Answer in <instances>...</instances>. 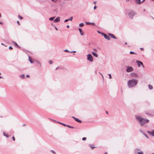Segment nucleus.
I'll list each match as a JSON object with an SVG mask.
<instances>
[{
  "mask_svg": "<svg viewBox=\"0 0 154 154\" xmlns=\"http://www.w3.org/2000/svg\"><path fill=\"white\" fill-rule=\"evenodd\" d=\"M49 63L50 64H52L53 63V62L52 60H49Z\"/></svg>",
  "mask_w": 154,
  "mask_h": 154,
  "instance_id": "nucleus-29",
  "label": "nucleus"
},
{
  "mask_svg": "<svg viewBox=\"0 0 154 154\" xmlns=\"http://www.w3.org/2000/svg\"><path fill=\"white\" fill-rule=\"evenodd\" d=\"M138 83V81L136 79H133L129 80L127 82V85L129 88H132L136 85Z\"/></svg>",
  "mask_w": 154,
  "mask_h": 154,
  "instance_id": "nucleus-1",
  "label": "nucleus"
},
{
  "mask_svg": "<svg viewBox=\"0 0 154 154\" xmlns=\"http://www.w3.org/2000/svg\"><path fill=\"white\" fill-rule=\"evenodd\" d=\"M92 54L95 57H98V54L96 53H95L94 52H92Z\"/></svg>",
  "mask_w": 154,
  "mask_h": 154,
  "instance_id": "nucleus-18",
  "label": "nucleus"
},
{
  "mask_svg": "<svg viewBox=\"0 0 154 154\" xmlns=\"http://www.w3.org/2000/svg\"><path fill=\"white\" fill-rule=\"evenodd\" d=\"M57 122L59 123H60V124H61V123H62L60 122Z\"/></svg>",
  "mask_w": 154,
  "mask_h": 154,
  "instance_id": "nucleus-53",
  "label": "nucleus"
},
{
  "mask_svg": "<svg viewBox=\"0 0 154 154\" xmlns=\"http://www.w3.org/2000/svg\"><path fill=\"white\" fill-rule=\"evenodd\" d=\"M107 154V153H106H106H105L104 154Z\"/></svg>",
  "mask_w": 154,
  "mask_h": 154,
  "instance_id": "nucleus-64",
  "label": "nucleus"
},
{
  "mask_svg": "<svg viewBox=\"0 0 154 154\" xmlns=\"http://www.w3.org/2000/svg\"><path fill=\"white\" fill-rule=\"evenodd\" d=\"M69 20L68 19H66L64 20V22H66L68 21Z\"/></svg>",
  "mask_w": 154,
  "mask_h": 154,
  "instance_id": "nucleus-38",
  "label": "nucleus"
},
{
  "mask_svg": "<svg viewBox=\"0 0 154 154\" xmlns=\"http://www.w3.org/2000/svg\"><path fill=\"white\" fill-rule=\"evenodd\" d=\"M79 31L80 34L82 35H84V33L82 32V29L80 28H79Z\"/></svg>",
  "mask_w": 154,
  "mask_h": 154,
  "instance_id": "nucleus-17",
  "label": "nucleus"
},
{
  "mask_svg": "<svg viewBox=\"0 0 154 154\" xmlns=\"http://www.w3.org/2000/svg\"><path fill=\"white\" fill-rule=\"evenodd\" d=\"M93 50L95 52H97V50L96 49H94Z\"/></svg>",
  "mask_w": 154,
  "mask_h": 154,
  "instance_id": "nucleus-40",
  "label": "nucleus"
},
{
  "mask_svg": "<svg viewBox=\"0 0 154 154\" xmlns=\"http://www.w3.org/2000/svg\"><path fill=\"white\" fill-rule=\"evenodd\" d=\"M143 134L144 135V136H145L147 138H148V136L146 134Z\"/></svg>",
  "mask_w": 154,
  "mask_h": 154,
  "instance_id": "nucleus-37",
  "label": "nucleus"
},
{
  "mask_svg": "<svg viewBox=\"0 0 154 154\" xmlns=\"http://www.w3.org/2000/svg\"><path fill=\"white\" fill-rule=\"evenodd\" d=\"M2 77L1 76H0V79H2Z\"/></svg>",
  "mask_w": 154,
  "mask_h": 154,
  "instance_id": "nucleus-58",
  "label": "nucleus"
},
{
  "mask_svg": "<svg viewBox=\"0 0 154 154\" xmlns=\"http://www.w3.org/2000/svg\"><path fill=\"white\" fill-rule=\"evenodd\" d=\"M2 17V15H1V13H0V17Z\"/></svg>",
  "mask_w": 154,
  "mask_h": 154,
  "instance_id": "nucleus-59",
  "label": "nucleus"
},
{
  "mask_svg": "<svg viewBox=\"0 0 154 154\" xmlns=\"http://www.w3.org/2000/svg\"><path fill=\"white\" fill-rule=\"evenodd\" d=\"M148 87H149V88L151 90V89H152V88H152V86L151 85H148Z\"/></svg>",
  "mask_w": 154,
  "mask_h": 154,
  "instance_id": "nucleus-21",
  "label": "nucleus"
},
{
  "mask_svg": "<svg viewBox=\"0 0 154 154\" xmlns=\"http://www.w3.org/2000/svg\"><path fill=\"white\" fill-rule=\"evenodd\" d=\"M17 23L18 24V25H20V23H19V21H17Z\"/></svg>",
  "mask_w": 154,
  "mask_h": 154,
  "instance_id": "nucleus-44",
  "label": "nucleus"
},
{
  "mask_svg": "<svg viewBox=\"0 0 154 154\" xmlns=\"http://www.w3.org/2000/svg\"><path fill=\"white\" fill-rule=\"evenodd\" d=\"M136 118L142 125L148 123L149 122V120L144 119L140 116H136Z\"/></svg>",
  "mask_w": 154,
  "mask_h": 154,
  "instance_id": "nucleus-2",
  "label": "nucleus"
},
{
  "mask_svg": "<svg viewBox=\"0 0 154 154\" xmlns=\"http://www.w3.org/2000/svg\"><path fill=\"white\" fill-rule=\"evenodd\" d=\"M57 122L59 123H60V124H61V123H62L60 122Z\"/></svg>",
  "mask_w": 154,
  "mask_h": 154,
  "instance_id": "nucleus-51",
  "label": "nucleus"
},
{
  "mask_svg": "<svg viewBox=\"0 0 154 154\" xmlns=\"http://www.w3.org/2000/svg\"><path fill=\"white\" fill-rule=\"evenodd\" d=\"M59 68L58 67H57V68H56V70L57 69H59Z\"/></svg>",
  "mask_w": 154,
  "mask_h": 154,
  "instance_id": "nucleus-55",
  "label": "nucleus"
},
{
  "mask_svg": "<svg viewBox=\"0 0 154 154\" xmlns=\"http://www.w3.org/2000/svg\"><path fill=\"white\" fill-rule=\"evenodd\" d=\"M51 152L53 153L54 154H55V152L53 150H51Z\"/></svg>",
  "mask_w": 154,
  "mask_h": 154,
  "instance_id": "nucleus-39",
  "label": "nucleus"
},
{
  "mask_svg": "<svg viewBox=\"0 0 154 154\" xmlns=\"http://www.w3.org/2000/svg\"><path fill=\"white\" fill-rule=\"evenodd\" d=\"M147 133L149 134L152 135V136L154 137V130H152L151 131H147Z\"/></svg>",
  "mask_w": 154,
  "mask_h": 154,
  "instance_id": "nucleus-8",
  "label": "nucleus"
},
{
  "mask_svg": "<svg viewBox=\"0 0 154 154\" xmlns=\"http://www.w3.org/2000/svg\"><path fill=\"white\" fill-rule=\"evenodd\" d=\"M125 45H127V43L126 42H125Z\"/></svg>",
  "mask_w": 154,
  "mask_h": 154,
  "instance_id": "nucleus-63",
  "label": "nucleus"
},
{
  "mask_svg": "<svg viewBox=\"0 0 154 154\" xmlns=\"http://www.w3.org/2000/svg\"><path fill=\"white\" fill-rule=\"evenodd\" d=\"M136 62L137 63V64L138 66L139 67H140V65H141L143 67L144 65L143 64V63L142 62L139 60H136Z\"/></svg>",
  "mask_w": 154,
  "mask_h": 154,
  "instance_id": "nucleus-7",
  "label": "nucleus"
},
{
  "mask_svg": "<svg viewBox=\"0 0 154 154\" xmlns=\"http://www.w3.org/2000/svg\"><path fill=\"white\" fill-rule=\"evenodd\" d=\"M73 119H74V120L80 123L82 121L81 120L79 119H78L75 117H72Z\"/></svg>",
  "mask_w": 154,
  "mask_h": 154,
  "instance_id": "nucleus-13",
  "label": "nucleus"
},
{
  "mask_svg": "<svg viewBox=\"0 0 154 154\" xmlns=\"http://www.w3.org/2000/svg\"><path fill=\"white\" fill-rule=\"evenodd\" d=\"M87 60L90 62H92L93 61V58L92 55L90 54H88L87 55Z\"/></svg>",
  "mask_w": 154,
  "mask_h": 154,
  "instance_id": "nucleus-5",
  "label": "nucleus"
},
{
  "mask_svg": "<svg viewBox=\"0 0 154 154\" xmlns=\"http://www.w3.org/2000/svg\"><path fill=\"white\" fill-rule=\"evenodd\" d=\"M12 139L13 140H14V141L15 140V137L14 136L13 137H12Z\"/></svg>",
  "mask_w": 154,
  "mask_h": 154,
  "instance_id": "nucleus-41",
  "label": "nucleus"
},
{
  "mask_svg": "<svg viewBox=\"0 0 154 154\" xmlns=\"http://www.w3.org/2000/svg\"><path fill=\"white\" fill-rule=\"evenodd\" d=\"M3 135L4 136H6V137H8V134H6L4 132H3Z\"/></svg>",
  "mask_w": 154,
  "mask_h": 154,
  "instance_id": "nucleus-22",
  "label": "nucleus"
},
{
  "mask_svg": "<svg viewBox=\"0 0 154 154\" xmlns=\"http://www.w3.org/2000/svg\"><path fill=\"white\" fill-rule=\"evenodd\" d=\"M70 52L71 53H75L76 52V51H72L71 52Z\"/></svg>",
  "mask_w": 154,
  "mask_h": 154,
  "instance_id": "nucleus-45",
  "label": "nucleus"
},
{
  "mask_svg": "<svg viewBox=\"0 0 154 154\" xmlns=\"http://www.w3.org/2000/svg\"><path fill=\"white\" fill-rule=\"evenodd\" d=\"M18 18L20 19V20H22L23 19V17L19 15H18Z\"/></svg>",
  "mask_w": 154,
  "mask_h": 154,
  "instance_id": "nucleus-26",
  "label": "nucleus"
},
{
  "mask_svg": "<svg viewBox=\"0 0 154 154\" xmlns=\"http://www.w3.org/2000/svg\"><path fill=\"white\" fill-rule=\"evenodd\" d=\"M108 75H109V78L110 79H112V77H111V75L110 74H108Z\"/></svg>",
  "mask_w": 154,
  "mask_h": 154,
  "instance_id": "nucleus-32",
  "label": "nucleus"
},
{
  "mask_svg": "<svg viewBox=\"0 0 154 154\" xmlns=\"http://www.w3.org/2000/svg\"><path fill=\"white\" fill-rule=\"evenodd\" d=\"M38 63L39 64H41V63H40L39 62H38Z\"/></svg>",
  "mask_w": 154,
  "mask_h": 154,
  "instance_id": "nucleus-60",
  "label": "nucleus"
},
{
  "mask_svg": "<svg viewBox=\"0 0 154 154\" xmlns=\"http://www.w3.org/2000/svg\"><path fill=\"white\" fill-rule=\"evenodd\" d=\"M54 18H55L54 17H51L49 18V20H50L51 21H52L54 20Z\"/></svg>",
  "mask_w": 154,
  "mask_h": 154,
  "instance_id": "nucleus-23",
  "label": "nucleus"
},
{
  "mask_svg": "<svg viewBox=\"0 0 154 154\" xmlns=\"http://www.w3.org/2000/svg\"><path fill=\"white\" fill-rule=\"evenodd\" d=\"M108 35L109 36L113 38L114 39H116L117 38L112 34L109 33L108 34Z\"/></svg>",
  "mask_w": 154,
  "mask_h": 154,
  "instance_id": "nucleus-11",
  "label": "nucleus"
},
{
  "mask_svg": "<svg viewBox=\"0 0 154 154\" xmlns=\"http://www.w3.org/2000/svg\"><path fill=\"white\" fill-rule=\"evenodd\" d=\"M97 32H98V33H99V34H101V33H102L101 32H100V31H97Z\"/></svg>",
  "mask_w": 154,
  "mask_h": 154,
  "instance_id": "nucleus-42",
  "label": "nucleus"
},
{
  "mask_svg": "<svg viewBox=\"0 0 154 154\" xmlns=\"http://www.w3.org/2000/svg\"><path fill=\"white\" fill-rule=\"evenodd\" d=\"M85 23L87 25H90V24H92L93 25H95V23H90L89 22H86Z\"/></svg>",
  "mask_w": 154,
  "mask_h": 154,
  "instance_id": "nucleus-15",
  "label": "nucleus"
},
{
  "mask_svg": "<svg viewBox=\"0 0 154 154\" xmlns=\"http://www.w3.org/2000/svg\"><path fill=\"white\" fill-rule=\"evenodd\" d=\"M60 17H58L54 20V21L55 23H57L60 21Z\"/></svg>",
  "mask_w": 154,
  "mask_h": 154,
  "instance_id": "nucleus-12",
  "label": "nucleus"
},
{
  "mask_svg": "<svg viewBox=\"0 0 154 154\" xmlns=\"http://www.w3.org/2000/svg\"><path fill=\"white\" fill-rule=\"evenodd\" d=\"M145 0H143L142 2L140 1V0H135V3L137 4H140L144 2Z\"/></svg>",
  "mask_w": 154,
  "mask_h": 154,
  "instance_id": "nucleus-9",
  "label": "nucleus"
},
{
  "mask_svg": "<svg viewBox=\"0 0 154 154\" xmlns=\"http://www.w3.org/2000/svg\"><path fill=\"white\" fill-rule=\"evenodd\" d=\"M26 76L27 77H29V75H26Z\"/></svg>",
  "mask_w": 154,
  "mask_h": 154,
  "instance_id": "nucleus-56",
  "label": "nucleus"
},
{
  "mask_svg": "<svg viewBox=\"0 0 154 154\" xmlns=\"http://www.w3.org/2000/svg\"><path fill=\"white\" fill-rule=\"evenodd\" d=\"M140 132H141V133H143V131H142V130H141V129H140Z\"/></svg>",
  "mask_w": 154,
  "mask_h": 154,
  "instance_id": "nucleus-46",
  "label": "nucleus"
},
{
  "mask_svg": "<svg viewBox=\"0 0 154 154\" xmlns=\"http://www.w3.org/2000/svg\"><path fill=\"white\" fill-rule=\"evenodd\" d=\"M25 75L23 74L21 75L20 76V78L22 79H23L24 78Z\"/></svg>",
  "mask_w": 154,
  "mask_h": 154,
  "instance_id": "nucleus-25",
  "label": "nucleus"
},
{
  "mask_svg": "<svg viewBox=\"0 0 154 154\" xmlns=\"http://www.w3.org/2000/svg\"><path fill=\"white\" fill-rule=\"evenodd\" d=\"M106 114H108V112L107 111H106Z\"/></svg>",
  "mask_w": 154,
  "mask_h": 154,
  "instance_id": "nucleus-61",
  "label": "nucleus"
},
{
  "mask_svg": "<svg viewBox=\"0 0 154 154\" xmlns=\"http://www.w3.org/2000/svg\"><path fill=\"white\" fill-rule=\"evenodd\" d=\"M130 53L131 54H135L134 52L131 51H130Z\"/></svg>",
  "mask_w": 154,
  "mask_h": 154,
  "instance_id": "nucleus-30",
  "label": "nucleus"
},
{
  "mask_svg": "<svg viewBox=\"0 0 154 154\" xmlns=\"http://www.w3.org/2000/svg\"><path fill=\"white\" fill-rule=\"evenodd\" d=\"M64 51L66 52H70L69 51H68V50L67 49H66L65 50H64Z\"/></svg>",
  "mask_w": 154,
  "mask_h": 154,
  "instance_id": "nucleus-35",
  "label": "nucleus"
},
{
  "mask_svg": "<svg viewBox=\"0 0 154 154\" xmlns=\"http://www.w3.org/2000/svg\"><path fill=\"white\" fill-rule=\"evenodd\" d=\"M57 122L59 123H60V124H61V123H62L60 122Z\"/></svg>",
  "mask_w": 154,
  "mask_h": 154,
  "instance_id": "nucleus-52",
  "label": "nucleus"
},
{
  "mask_svg": "<svg viewBox=\"0 0 154 154\" xmlns=\"http://www.w3.org/2000/svg\"><path fill=\"white\" fill-rule=\"evenodd\" d=\"M135 14V13L134 11H131L129 13V17L131 19H132Z\"/></svg>",
  "mask_w": 154,
  "mask_h": 154,
  "instance_id": "nucleus-4",
  "label": "nucleus"
},
{
  "mask_svg": "<svg viewBox=\"0 0 154 154\" xmlns=\"http://www.w3.org/2000/svg\"><path fill=\"white\" fill-rule=\"evenodd\" d=\"M104 37L106 39H107L108 40H109L110 39V38L109 37V36L108 35H107L106 34L105 35Z\"/></svg>",
  "mask_w": 154,
  "mask_h": 154,
  "instance_id": "nucleus-16",
  "label": "nucleus"
},
{
  "mask_svg": "<svg viewBox=\"0 0 154 154\" xmlns=\"http://www.w3.org/2000/svg\"><path fill=\"white\" fill-rule=\"evenodd\" d=\"M0 24H3V23H2V22H0Z\"/></svg>",
  "mask_w": 154,
  "mask_h": 154,
  "instance_id": "nucleus-57",
  "label": "nucleus"
},
{
  "mask_svg": "<svg viewBox=\"0 0 154 154\" xmlns=\"http://www.w3.org/2000/svg\"><path fill=\"white\" fill-rule=\"evenodd\" d=\"M125 1L126 2H128L129 1V0H125Z\"/></svg>",
  "mask_w": 154,
  "mask_h": 154,
  "instance_id": "nucleus-50",
  "label": "nucleus"
},
{
  "mask_svg": "<svg viewBox=\"0 0 154 154\" xmlns=\"http://www.w3.org/2000/svg\"><path fill=\"white\" fill-rule=\"evenodd\" d=\"M57 0H51L53 2H56Z\"/></svg>",
  "mask_w": 154,
  "mask_h": 154,
  "instance_id": "nucleus-36",
  "label": "nucleus"
},
{
  "mask_svg": "<svg viewBox=\"0 0 154 154\" xmlns=\"http://www.w3.org/2000/svg\"><path fill=\"white\" fill-rule=\"evenodd\" d=\"M140 49H141V50H143V48H140Z\"/></svg>",
  "mask_w": 154,
  "mask_h": 154,
  "instance_id": "nucleus-49",
  "label": "nucleus"
},
{
  "mask_svg": "<svg viewBox=\"0 0 154 154\" xmlns=\"http://www.w3.org/2000/svg\"><path fill=\"white\" fill-rule=\"evenodd\" d=\"M133 68L131 66H128L126 69V71L127 72H130L133 71Z\"/></svg>",
  "mask_w": 154,
  "mask_h": 154,
  "instance_id": "nucleus-6",
  "label": "nucleus"
},
{
  "mask_svg": "<svg viewBox=\"0 0 154 154\" xmlns=\"http://www.w3.org/2000/svg\"><path fill=\"white\" fill-rule=\"evenodd\" d=\"M29 60L31 63H33L34 62L32 60L30 57H29Z\"/></svg>",
  "mask_w": 154,
  "mask_h": 154,
  "instance_id": "nucleus-19",
  "label": "nucleus"
},
{
  "mask_svg": "<svg viewBox=\"0 0 154 154\" xmlns=\"http://www.w3.org/2000/svg\"><path fill=\"white\" fill-rule=\"evenodd\" d=\"M86 139V138L85 137H84L82 138V140H85Z\"/></svg>",
  "mask_w": 154,
  "mask_h": 154,
  "instance_id": "nucleus-31",
  "label": "nucleus"
},
{
  "mask_svg": "<svg viewBox=\"0 0 154 154\" xmlns=\"http://www.w3.org/2000/svg\"><path fill=\"white\" fill-rule=\"evenodd\" d=\"M66 27L67 28H69V26L68 25L66 26Z\"/></svg>",
  "mask_w": 154,
  "mask_h": 154,
  "instance_id": "nucleus-47",
  "label": "nucleus"
},
{
  "mask_svg": "<svg viewBox=\"0 0 154 154\" xmlns=\"http://www.w3.org/2000/svg\"><path fill=\"white\" fill-rule=\"evenodd\" d=\"M131 76L137 78L138 77V75L135 73H132L131 74Z\"/></svg>",
  "mask_w": 154,
  "mask_h": 154,
  "instance_id": "nucleus-10",
  "label": "nucleus"
},
{
  "mask_svg": "<svg viewBox=\"0 0 154 154\" xmlns=\"http://www.w3.org/2000/svg\"><path fill=\"white\" fill-rule=\"evenodd\" d=\"M101 34L104 37V36L105 35H106V34H105L104 33H103V32H102L101 33Z\"/></svg>",
  "mask_w": 154,
  "mask_h": 154,
  "instance_id": "nucleus-33",
  "label": "nucleus"
},
{
  "mask_svg": "<svg viewBox=\"0 0 154 154\" xmlns=\"http://www.w3.org/2000/svg\"><path fill=\"white\" fill-rule=\"evenodd\" d=\"M134 154H143V153L140 149H136L134 150Z\"/></svg>",
  "mask_w": 154,
  "mask_h": 154,
  "instance_id": "nucleus-3",
  "label": "nucleus"
},
{
  "mask_svg": "<svg viewBox=\"0 0 154 154\" xmlns=\"http://www.w3.org/2000/svg\"><path fill=\"white\" fill-rule=\"evenodd\" d=\"M84 23H81L79 24V26L80 27H82L84 26Z\"/></svg>",
  "mask_w": 154,
  "mask_h": 154,
  "instance_id": "nucleus-24",
  "label": "nucleus"
},
{
  "mask_svg": "<svg viewBox=\"0 0 154 154\" xmlns=\"http://www.w3.org/2000/svg\"><path fill=\"white\" fill-rule=\"evenodd\" d=\"M67 126V127L69 128H74V127H72V126H71L69 125H67V126Z\"/></svg>",
  "mask_w": 154,
  "mask_h": 154,
  "instance_id": "nucleus-27",
  "label": "nucleus"
},
{
  "mask_svg": "<svg viewBox=\"0 0 154 154\" xmlns=\"http://www.w3.org/2000/svg\"><path fill=\"white\" fill-rule=\"evenodd\" d=\"M72 19H73V17H71L69 18V19L68 20H69L71 21L72 20Z\"/></svg>",
  "mask_w": 154,
  "mask_h": 154,
  "instance_id": "nucleus-28",
  "label": "nucleus"
},
{
  "mask_svg": "<svg viewBox=\"0 0 154 154\" xmlns=\"http://www.w3.org/2000/svg\"><path fill=\"white\" fill-rule=\"evenodd\" d=\"M9 49H13V48L11 46H10L9 47Z\"/></svg>",
  "mask_w": 154,
  "mask_h": 154,
  "instance_id": "nucleus-43",
  "label": "nucleus"
},
{
  "mask_svg": "<svg viewBox=\"0 0 154 154\" xmlns=\"http://www.w3.org/2000/svg\"><path fill=\"white\" fill-rule=\"evenodd\" d=\"M145 11V9H144L143 10V11Z\"/></svg>",
  "mask_w": 154,
  "mask_h": 154,
  "instance_id": "nucleus-62",
  "label": "nucleus"
},
{
  "mask_svg": "<svg viewBox=\"0 0 154 154\" xmlns=\"http://www.w3.org/2000/svg\"><path fill=\"white\" fill-rule=\"evenodd\" d=\"M12 43L14 45H15L17 47H18V48H20V47L19 46H18V45L17 44L16 42L13 41L12 42Z\"/></svg>",
  "mask_w": 154,
  "mask_h": 154,
  "instance_id": "nucleus-14",
  "label": "nucleus"
},
{
  "mask_svg": "<svg viewBox=\"0 0 154 154\" xmlns=\"http://www.w3.org/2000/svg\"><path fill=\"white\" fill-rule=\"evenodd\" d=\"M61 125H62L65 126H67V125H66L64 123H61Z\"/></svg>",
  "mask_w": 154,
  "mask_h": 154,
  "instance_id": "nucleus-34",
  "label": "nucleus"
},
{
  "mask_svg": "<svg viewBox=\"0 0 154 154\" xmlns=\"http://www.w3.org/2000/svg\"><path fill=\"white\" fill-rule=\"evenodd\" d=\"M55 29H56V30H58V29H57V28L56 27H55Z\"/></svg>",
  "mask_w": 154,
  "mask_h": 154,
  "instance_id": "nucleus-54",
  "label": "nucleus"
},
{
  "mask_svg": "<svg viewBox=\"0 0 154 154\" xmlns=\"http://www.w3.org/2000/svg\"><path fill=\"white\" fill-rule=\"evenodd\" d=\"M89 146L92 149H93L94 148H96V147L93 146H92V144H90L89 145Z\"/></svg>",
  "mask_w": 154,
  "mask_h": 154,
  "instance_id": "nucleus-20",
  "label": "nucleus"
},
{
  "mask_svg": "<svg viewBox=\"0 0 154 154\" xmlns=\"http://www.w3.org/2000/svg\"><path fill=\"white\" fill-rule=\"evenodd\" d=\"M96 6H95L94 7V10L96 8Z\"/></svg>",
  "mask_w": 154,
  "mask_h": 154,
  "instance_id": "nucleus-48",
  "label": "nucleus"
}]
</instances>
